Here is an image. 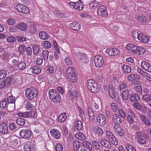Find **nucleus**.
<instances>
[{
	"instance_id": "5",
	"label": "nucleus",
	"mask_w": 151,
	"mask_h": 151,
	"mask_svg": "<svg viewBox=\"0 0 151 151\" xmlns=\"http://www.w3.org/2000/svg\"><path fill=\"white\" fill-rule=\"evenodd\" d=\"M151 90L144 89L142 95V101L145 103H150L151 102Z\"/></svg>"
},
{
	"instance_id": "51",
	"label": "nucleus",
	"mask_w": 151,
	"mask_h": 151,
	"mask_svg": "<svg viewBox=\"0 0 151 151\" xmlns=\"http://www.w3.org/2000/svg\"><path fill=\"white\" fill-rule=\"evenodd\" d=\"M8 104L6 99H4L0 102V107L1 108H5L7 106Z\"/></svg>"
},
{
	"instance_id": "58",
	"label": "nucleus",
	"mask_w": 151,
	"mask_h": 151,
	"mask_svg": "<svg viewBox=\"0 0 151 151\" xmlns=\"http://www.w3.org/2000/svg\"><path fill=\"white\" fill-rule=\"evenodd\" d=\"M12 79L13 77L12 76H9L6 78V79L4 81L6 86H8L11 83Z\"/></svg>"
},
{
	"instance_id": "8",
	"label": "nucleus",
	"mask_w": 151,
	"mask_h": 151,
	"mask_svg": "<svg viewBox=\"0 0 151 151\" xmlns=\"http://www.w3.org/2000/svg\"><path fill=\"white\" fill-rule=\"evenodd\" d=\"M106 137L112 144L115 145L117 144V141L111 131H106Z\"/></svg>"
},
{
	"instance_id": "35",
	"label": "nucleus",
	"mask_w": 151,
	"mask_h": 151,
	"mask_svg": "<svg viewBox=\"0 0 151 151\" xmlns=\"http://www.w3.org/2000/svg\"><path fill=\"white\" fill-rule=\"evenodd\" d=\"M87 110L88 115L90 120L93 121L94 118V114L90 106H88Z\"/></svg>"
},
{
	"instance_id": "55",
	"label": "nucleus",
	"mask_w": 151,
	"mask_h": 151,
	"mask_svg": "<svg viewBox=\"0 0 151 151\" xmlns=\"http://www.w3.org/2000/svg\"><path fill=\"white\" fill-rule=\"evenodd\" d=\"M26 46L25 45H20L18 47L19 51L22 55L24 53L25 50L26 49Z\"/></svg>"
},
{
	"instance_id": "47",
	"label": "nucleus",
	"mask_w": 151,
	"mask_h": 151,
	"mask_svg": "<svg viewBox=\"0 0 151 151\" xmlns=\"http://www.w3.org/2000/svg\"><path fill=\"white\" fill-rule=\"evenodd\" d=\"M134 53L138 54L139 55H141L144 53L145 50L142 47H137Z\"/></svg>"
},
{
	"instance_id": "16",
	"label": "nucleus",
	"mask_w": 151,
	"mask_h": 151,
	"mask_svg": "<svg viewBox=\"0 0 151 151\" xmlns=\"http://www.w3.org/2000/svg\"><path fill=\"white\" fill-rule=\"evenodd\" d=\"M96 119L97 122L99 123L100 125L102 127H104L106 124V118L101 114H99L97 116Z\"/></svg>"
},
{
	"instance_id": "15",
	"label": "nucleus",
	"mask_w": 151,
	"mask_h": 151,
	"mask_svg": "<svg viewBox=\"0 0 151 151\" xmlns=\"http://www.w3.org/2000/svg\"><path fill=\"white\" fill-rule=\"evenodd\" d=\"M112 122L114 123V127H116L121 124L122 122V119L118 115L114 114L113 115Z\"/></svg>"
},
{
	"instance_id": "56",
	"label": "nucleus",
	"mask_w": 151,
	"mask_h": 151,
	"mask_svg": "<svg viewBox=\"0 0 151 151\" xmlns=\"http://www.w3.org/2000/svg\"><path fill=\"white\" fill-rule=\"evenodd\" d=\"M34 107V106L29 102H27L26 104L25 108L27 110L32 109Z\"/></svg>"
},
{
	"instance_id": "6",
	"label": "nucleus",
	"mask_w": 151,
	"mask_h": 151,
	"mask_svg": "<svg viewBox=\"0 0 151 151\" xmlns=\"http://www.w3.org/2000/svg\"><path fill=\"white\" fill-rule=\"evenodd\" d=\"M0 133L2 135H9L10 133L8 129L7 124L3 122L0 124Z\"/></svg>"
},
{
	"instance_id": "41",
	"label": "nucleus",
	"mask_w": 151,
	"mask_h": 151,
	"mask_svg": "<svg viewBox=\"0 0 151 151\" xmlns=\"http://www.w3.org/2000/svg\"><path fill=\"white\" fill-rule=\"evenodd\" d=\"M16 123L20 126H23L26 124V120L22 118H19L16 119Z\"/></svg>"
},
{
	"instance_id": "9",
	"label": "nucleus",
	"mask_w": 151,
	"mask_h": 151,
	"mask_svg": "<svg viewBox=\"0 0 151 151\" xmlns=\"http://www.w3.org/2000/svg\"><path fill=\"white\" fill-rule=\"evenodd\" d=\"M106 53L110 56L115 57V56L119 54L120 52L118 48H109L106 50Z\"/></svg>"
},
{
	"instance_id": "33",
	"label": "nucleus",
	"mask_w": 151,
	"mask_h": 151,
	"mask_svg": "<svg viewBox=\"0 0 151 151\" xmlns=\"http://www.w3.org/2000/svg\"><path fill=\"white\" fill-rule=\"evenodd\" d=\"M130 100L131 102H136L140 100L139 95L136 93L131 94L130 97Z\"/></svg>"
},
{
	"instance_id": "48",
	"label": "nucleus",
	"mask_w": 151,
	"mask_h": 151,
	"mask_svg": "<svg viewBox=\"0 0 151 151\" xmlns=\"http://www.w3.org/2000/svg\"><path fill=\"white\" fill-rule=\"evenodd\" d=\"M83 146L87 148L90 151L92 150V147L91 145L89 142L87 141H85L83 142L82 144Z\"/></svg>"
},
{
	"instance_id": "53",
	"label": "nucleus",
	"mask_w": 151,
	"mask_h": 151,
	"mask_svg": "<svg viewBox=\"0 0 151 151\" xmlns=\"http://www.w3.org/2000/svg\"><path fill=\"white\" fill-rule=\"evenodd\" d=\"M75 127L78 130H81L83 127V125L81 122L79 120L77 121L75 123Z\"/></svg>"
},
{
	"instance_id": "32",
	"label": "nucleus",
	"mask_w": 151,
	"mask_h": 151,
	"mask_svg": "<svg viewBox=\"0 0 151 151\" xmlns=\"http://www.w3.org/2000/svg\"><path fill=\"white\" fill-rule=\"evenodd\" d=\"M127 78L129 81H132L136 79H140V77L136 74H131L128 76Z\"/></svg>"
},
{
	"instance_id": "40",
	"label": "nucleus",
	"mask_w": 151,
	"mask_h": 151,
	"mask_svg": "<svg viewBox=\"0 0 151 151\" xmlns=\"http://www.w3.org/2000/svg\"><path fill=\"white\" fill-rule=\"evenodd\" d=\"M122 69L123 73L126 74L129 73L131 72V68L128 65H124L122 66Z\"/></svg>"
},
{
	"instance_id": "37",
	"label": "nucleus",
	"mask_w": 151,
	"mask_h": 151,
	"mask_svg": "<svg viewBox=\"0 0 151 151\" xmlns=\"http://www.w3.org/2000/svg\"><path fill=\"white\" fill-rule=\"evenodd\" d=\"M39 37L40 39L44 40H47L49 37L48 34L44 31L40 32L39 34Z\"/></svg>"
},
{
	"instance_id": "45",
	"label": "nucleus",
	"mask_w": 151,
	"mask_h": 151,
	"mask_svg": "<svg viewBox=\"0 0 151 151\" xmlns=\"http://www.w3.org/2000/svg\"><path fill=\"white\" fill-rule=\"evenodd\" d=\"M68 96L70 97L72 99H77L78 94L76 91H74L72 92L70 90L68 92Z\"/></svg>"
},
{
	"instance_id": "17",
	"label": "nucleus",
	"mask_w": 151,
	"mask_h": 151,
	"mask_svg": "<svg viewBox=\"0 0 151 151\" xmlns=\"http://www.w3.org/2000/svg\"><path fill=\"white\" fill-rule=\"evenodd\" d=\"M12 144L14 146L16 147H19L21 143L20 138L17 136L14 135L12 136Z\"/></svg>"
},
{
	"instance_id": "36",
	"label": "nucleus",
	"mask_w": 151,
	"mask_h": 151,
	"mask_svg": "<svg viewBox=\"0 0 151 151\" xmlns=\"http://www.w3.org/2000/svg\"><path fill=\"white\" fill-rule=\"evenodd\" d=\"M119 116L121 118H125L127 116L126 111L122 109H120L117 111Z\"/></svg>"
},
{
	"instance_id": "2",
	"label": "nucleus",
	"mask_w": 151,
	"mask_h": 151,
	"mask_svg": "<svg viewBox=\"0 0 151 151\" xmlns=\"http://www.w3.org/2000/svg\"><path fill=\"white\" fill-rule=\"evenodd\" d=\"M87 87L91 92L96 93L99 91V88L97 83L92 79L88 80L87 82Z\"/></svg>"
},
{
	"instance_id": "57",
	"label": "nucleus",
	"mask_w": 151,
	"mask_h": 151,
	"mask_svg": "<svg viewBox=\"0 0 151 151\" xmlns=\"http://www.w3.org/2000/svg\"><path fill=\"white\" fill-rule=\"evenodd\" d=\"M43 46L47 49L50 48L51 47V44L48 41H45L43 42Z\"/></svg>"
},
{
	"instance_id": "27",
	"label": "nucleus",
	"mask_w": 151,
	"mask_h": 151,
	"mask_svg": "<svg viewBox=\"0 0 151 151\" xmlns=\"http://www.w3.org/2000/svg\"><path fill=\"white\" fill-rule=\"evenodd\" d=\"M15 26V28L21 31H24L27 30V25L24 22H20Z\"/></svg>"
},
{
	"instance_id": "3",
	"label": "nucleus",
	"mask_w": 151,
	"mask_h": 151,
	"mask_svg": "<svg viewBox=\"0 0 151 151\" xmlns=\"http://www.w3.org/2000/svg\"><path fill=\"white\" fill-rule=\"evenodd\" d=\"M37 90L35 88L32 87L25 90V95L29 100H32L37 96Z\"/></svg>"
},
{
	"instance_id": "18",
	"label": "nucleus",
	"mask_w": 151,
	"mask_h": 151,
	"mask_svg": "<svg viewBox=\"0 0 151 151\" xmlns=\"http://www.w3.org/2000/svg\"><path fill=\"white\" fill-rule=\"evenodd\" d=\"M138 40L143 43H147L150 40L148 37L144 34L140 33L138 36Z\"/></svg>"
},
{
	"instance_id": "14",
	"label": "nucleus",
	"mask_w": 151,
	"mask_h": 151,
	"mask_svg": "<svg viewBox=\"0 0 151 151\" xmlns=\"http://www.w3.org/2000/svg\"><path fill=\"white\" fill-rule=\"evenodd\" d=\"M15 9L19 12L25 14H27L29 12V9L22 5L17 4L15 7Z\"/></svg>"
},
{
	"instance_id": "12",
	"label": "nucleus",
	"mask_w": 151,
	"mask_h": 151,
	"mask_svg": "<svg viewBox=\"0 0 151 151\" xmlns=\"http://www.w3.org/2000/svg\"><path fill=\"white\" fill-rule=\"evenodd\" d=\"M77 57L78 59V63L81 65H83L84 64L88 61L87 59L86 55L81 53H79L77 55Z\"/></svg>"
},
{
	"instance_id": "34",
	"label": "nucleus",
	"mask_w": 151,
	"mask_h": 151,
	"mask_svg": "<svg viewBox=\"0 0 151 151\" xmlns=\"http://www.w3.org/2000/svg\"><path fill=\"white\" fill-rule=\"evenodd\" d=\"M67 118L66 114L65 113H63L59 115L58 121L60 122H63Z\"/></svg>"
},
{
	"instance_id": "54",
	"label": "nucleus",
	"mask_w": 151,
	"mask_h": 151,
	"mask_svg": "<svg viewBox=\"0 0 151 151\" xmlns=\"http://www.w3.org/2000/svg\"><path fill=\"white\" fill-rule=\"evenodd\" d=\"M74 150V151H77L78 149L80 147L81 144L80 142L76 141L73 142Z\"/></svg>"
},
{
	"instance_id": "1",
	"label": "nucleus",
	"mask_w": 151,
	"mask_h": 151,
	"mask_svg": "<svg viewBox=\"0 0 151 151\" xmlns=\"http://www.w3.org/2000/svg\"><path fill=\"white\" fill-rule=\"evenodd\" d=\"M49 97L52 101L56 104L61 102V97L56 91L53 89L50 90L49 91Z\"/></svg>"
},
{
	"instance_id": "4",
	"label": "nucleus",
	"mask_w": 151,
	"mask_h": 151,
	"mask_svg": "<svg viewBox=\"0 0 151 151\" xmlns=\"http://www.w3.org/2000/svg\"><path fill=\"white\" fill-rule=\"evenodd\" d=\"M74 71V69L71 68H68L66 70V75L68 76V79L70 81L73 82H76L77 80Z\"/></svg>"
},
{
	"instance_id": "10",
	"label": "nucleus",
	"mask_w": 151,
	"mask_h": 151,
	"mask_svg": "<svg viewBox=\"0 0 151 151\" xmlns=\"http://www.w3.org/2000/svg\"><path fill=\"white\" fill-rule=\"evenodd\" d=\"M19 135L21 138L24 139L29 138L32 136V132L29 129H23L20 132Z\"/></svg>"
},
{
	"instance_id": "29",
	"label": "nucleus",
	"mask_w": 151,
	"mask_h": 151,
	"mask_svg": "<svg viewBox=\"0 0 151 151\" xmlns=\"http://www.w3.org/2000/svg\"><path fill=\"white\" fill-rule=\"evenodd\" d=\"M131 93L128 90H125L122 93V98L124 100H127L129 96H130Z\"/></svg>"
},
{
	"instance_id": "63",
	"label": "nucleus",
	"mask_w": 151,
	"mask_h": 151,
	"mask_svg": "<svg viewBox=\"0 0 151 151\" xmlns=\"http://www.w3.org/2000/svg\"><path fill=\"white\" fill-rule=\"evenodd\" d=\"M14 98V97H13L12 96H9V97H7V99L6 100L7 101V103L8 104L14 103L15 101Z\"/></svg>"
},
{
	"instance_id": "52",
	"label": "nucleus",
	"mask_w": 151,
	"mask_h": 151,
	"mask_svg": "<svg viewBox=\"0 0 151 151\" xmlns=\"http://www.w3.org/2000/svg\"><path fill=\"white\" fill-rule=\"evenodd\" d=\"M138 21L142 23H145L146 22L147 18L144 16H139L137 17Z\"/></svg>"
},
{
	"instance_id": "19",
	"label": "nucleus",
	"mask_w": 151,
	"mask_h": 151,
	"mask_svg": "<svg viewBox=\"0 0 151 151\" xmlns=\"http://www.w3.org/2000/svg\"><path fill=\"white\" fill-rule=\"evenodd\" d=\"M114 129L115 130V132L116 134L121 137L124 136L125 134V131L124 128L120 126L114 127Z\"/></svg>"
},
{
	"instance_id": "44",
	"label": "nucleus",
	"mask_w": 151,
	"mask_h": 151,
	"mask_svg": "<svg viewBox=\"0 0 151 151\" xmlns=\"http://www.w3.org/2000/svg\"><path fill=\"white\" fill-rule=\"evenodd\" d=\"M100 5V3L98 1H95L89 4V7L91 9H95Z\"/></svg>"
},
{
	"instance_id": "22",
	"label": "nucleus",
	"mask_w": 151,
	"mask_h": 151,
	"mask_svg": "<svg viewBox=\"0 0 151 151\" xmlns=\"http://www.w3.org/2000/svg\"><path fill=\"white\" fill-rule=\"evenodd\" d=\"M69 26L71 29L76 31H78L81 27L80 23L76 22L70 24Z\"/></svg>"
},
{
	"instance_id": "39",
	"label": "nucleus",
	"mask_w": 151,
	"mask_h": 151,
	"mask_svg": "<svg viewBox=\"0 0 151 151\" xmlns=\"http://www.w3.org/2000/svg\"><path fill=\"white\" fill-rule=\"evenodd\" d=\"M75 136L79 140L84 141L86 139L84 135L81 132L77 133L75 134Z\"/></svg>"
},
{
	"instance_id": "46",
	"label": "nucleus",
	"mask_w": 151,
	"mask_h": 151,
	"mask_svg": "<svg viewBox=\"0 0 151 151\" xmlns=\"http://www.w3.org/2000/svg\"><path fill=\"white\" fill-rule=\"evenodd\" d=\"M26 66L27 65L25 62L21 61L17 65V68L20 70H22L24 69L26 67Z\"/></svg>"
},
{
	"instance_id": "42",
	"label": "nucleus",
	"mask_w": 151,
	"mask_h": 151,
	"mask_svg": "<svg viewBox=\"0 0 151 151\" xmlns=\"http://www.w3.org/2000/svg\"><path fill=\"white\" fill-rule=\"evenodd\" d=\"M32 69V73L33 74H37L40 73L41 71V68L37 66H34L30 68Z\"/></svg>"
},
{
	"instance_id": "43",
	"label": "nucleus",
	"mask_w": 151,
	"mask_h": 151,
	"mask_svg": "<svg viewBox=\"0 0 151 151\" xmlns=\"http://www.w3.org/2000/svg\"><path fill=\"white\" fill-rule=\"evenodd\" d=\"M125 147L127 151H136L135 147L131 144L126 143L125 145Z\"/></svg>"
},
{
	"instance_id": "23",
	"label": "nucleus",
	"mask_w": 151,
	"mask_h": 151,
	"mask_svg": "<svg viewBox=\"0 0 151 151\" xmlns=\"http://www.w3.org/2000/svg\"><path fill=\"white\" fill-rule=\"evenodd\" d=\"M138 142L140 144H144L146 143V141L142 135L141 132H139L136 134Z\"/></svg>"
},
{
	"instance_id": "60",
	"label": "nucleus",
	"mask_w": 151,
	"mask_h": 151,
	"mask_svg": "<svg viewBox=\"0 0 151 151\" xmlns=\"http://www.w3.org/2000/svg\"><path fill=\"white\" fill-rule=\"evenodd\" d=\"M111 107L112 109L115 112H116L119 110L118 106L115 103H112L111 104Z\"/></svg>"
},
{
	"instance_id": "64",
	"label": "nucleus",
	"mask_w": 151,
	"mask_h": 151,
	"mask_svg": "<svg viewBox=\"0 0 151 151\" xmlns=\"http://www.w3.org/2000/svg\"><path fill=\"white\" fill-rule=\"evenodd\" d=\"M9 55L8 52H4L1 56V58L3 60H6L9 58Z\"/></svg>"
},
{
	"instance_id": "21",
	"label": "nucleus",
	"mask_w": 151,
	"mask_h": 151,
	"mask_svg": "<svg viewBox=\"0 0 151 151\" xmlns=\"http://www.w3.org/2000/svg\"><path fill=\"white\" fill-rule=\"evenodd\" d=\"M35 145L32 142H28L24 145V149L25 151H33Z\"/></svg>"
},
{
	"instance_id": "20",
	"label": "nucleus",
	"mask_w": 151,
	"mask_h": 151,
	"mask_svg": "<svg viewBox=\"0 0 151 151\" xmlns=\"http://www.w3.org/2000/svg\"><path fill=\"white\" fill-rule=\"evenodd\" d=\"M51 136L52 137L57 139H59L61 135L60 131L56 129H51L50 131Z\"/></svg>"
},
{
	"instance_id": "62",
	"label": "nucleus",
	"mask_w": 151,
	"mask_h": 151,
	"mask_svg": "<svg viewBox=\"0 0 151 151\" xmlns=\"http://www.w3.org/2000/svg\"><path fill=\"white\" fill-rule=\"evenodd\" d=\"M127 120L129 124H131L134 123V120L132 116L129 114L127 116Z\"/></svg>"
},
{
	"instance_id": "30",
	"label": "nucleus",
	"mask_w": 151,
	"mask_h": 151,
	"mask_svg": "<svg viewBox=\"0 0 151 151\" xmlns=\"http://www.w3.org/2000/svg\"><path fill=\"white\" fill-rule=\"evenodd\" d=\"M93 132L96 136L98 137H101L103 134V131L100 128L98 127H96L94 129Z\"/></svg>"
},
{
	"instance_id": "38",
	"label": "nucleus",
	"mask_w": 151,
	"mask_h": 151,
	"mask_svg": "<svg viewBox=\"0 0 151 151\" xmlns=\"http://www.w3.org/2000/svg\"><path fill=\"white\" fill-rule=\"evenodd\" d=\"M136 46L132 44H128L125 47L128 50H130L132 52L134 53L135 50L137 49Z\"/></svg>"
},
{
	"instance_id": "31",
	"label": "nucleus",
	"mask_w": 151,
	"mask_h": 151,
	"mask_svg": "<svg viewBox=\"0 0 151 151\" xmlns=\"http://www.w3.org/2000/svg\"><path fill=\"white\" fill-rule=\"evenodd\" d=\"M75 5L74 9L79 11H81L83 9V4L81 0H79L78 2H76Z\"/></svg>"
},
{
	"instance_id": "28",
	"label": "nucleus",
	"mask_w": 151,
	"mask_h": 151,
	"mask_svg": "<svg viewBox=\"0 0 151 151\" xmlns=\"http://www.w3.org/2000/svg\"><path fill=\"white\" fill-rule=\"evenodd\" d=\"M108 92L110 97L112 99H114L115 97L116 93L114 91V87L112 85H109V86Z\"/></svg>"
},
{
	"instance_id": "7",
	"label": "nucleus",
	"mask_w": 151,
	"mask_h": 151,
	"mask_svg": "<svg viewBox=\"0 0 151 151\" xmlns=\"http://www.w3.org/2000/svg\"><path fill=\"white\" fill-rule=\"evenodd\" d=\"M94 62L96 67L101 68L104 63V60L102 56L99 55H96L94 57Z\"/></svg>"
},
{
	"instance_id": "11",
	"label": "nucleus",
	"mask_w": 151,
	"mask_h": 151,
	"mask_svg": "<svg viewBox=\"0 0 151 151\" xmlns=\"http://www.w3.org/2000/svg\"><path fill=\"white\" fill-rule=\"evenodd\" d=\"M107 9L105 6L104 5L101 6L97 9V14L99 16L102 17H106L108 15Z\"/></svg>"
},
{
	"instance_id": "25",
	"label": "nucleus",
	"mask_w": 151,
	"mask_h": 151,
	"mask_svg": "<svg viewBox=\"0 0 151 151\" xmlns=\"http://www.w3.org/2000/svg\"><path fill=\"white\" fill-rule=\"evenodd\" d=\"M142 67L147 71L151 72V65L148 62L143 61L141 63Z\"/></svg>"
},
{
	"instance_id": "24",
	"label": "nucleus",
	"mask_w": 151,
	"mask_h": 151,
	"mask_svg": "<svg viewBox=\"0 0 151 151\" xmlns=\"http://www.w3.org/2000/svg\"><path fill=\"white\" fill-rule=\"evenodd\" d=\"M110 142L105 139H102L100 142V144L101 146L107 149H109L111 147V145Z\"/></svg>"
},
{
	"instance_id": "13",
	"label": "nucleus",
	"mask_w": 151,
	"mask_h": 151,
	"mask_svg": "<svg viewBox=\"0 0 151 151\" xmlns=\"http://www.w3.org/2000/svg\"><path fill=\"white\" fill-rule=\"evenodd\" d=\"M133 107L142 112L145 113L147 111V107L139 102L134 103L133 104Z\"/></svg>"
},
{
	"instance_id": "59",
	"label": "nucleus",
	"mask_w": 151,
	"mask_h": 151,
	"mask_svg": "<svg viewBox=\"0 0 151 151\" xmlns=\"http://www.w3.org/2000/svg\"><path fill=\"white\" fill-rule=\"evenodd\" d=\"M55 149L56 151H63V147L60 143H58L55 146Z\"/></svg>"
},
{
	"instance_id": "61",
	"label": "nucleus",
	"mask_w": 151,
	"mask_h": 151,
	"mask_svg": "<svg viewBox=\"0 0 151 151\" xmlns=\"http://www.w3.org/2000/svg\"><path fill=\"white\" fill-rule=\"evenodd\" d=\"M135 90L136 92L139 94L141 95L142 94V89L141 86H137L135 87Z\"/></svg>"
},
{
	"instance_id": "26",
	"label": "nucleus",
	"mask_w": 151,
	"mask_h": 151,
	"mask_svg": "<svg viewBox=\"0 0 151 151\" xmlns=\"http://www.w3.org/2000/svg\"><path fill=\"white\" fill-rule=\"evenodd\" d=\"M36 114V112L34 111H31L27 112L21 113V116L23 117H34Z\"/></svg>"
},
{
	"instance_id": "50",
	"label": "nucleus",
	"mask_w": 151,
	"mask_h": 151,
	"mask_svg": "<svg viewBox=\"0 0 151 151\" xmlns=\"http://www.w3.org/2000/svg\"><path fill=\"white\" fill-rule=\"evenodd\" d=\"M32 48L34 54L36 55L39 53L40 49V46L37 45H34L32 47Z\"/></svg>"
},
{
	"instance_id": "49",
	"label": "nucleus",
	"mask_w": 151,
	"mask_h": 151,
	"mask_svg": "<svg viewBox=\"0 0 151 151\" xmlns=\"http://www.w3.org/2000/svg\"><path fill=\"white\" fill-rule=\"evenodd\" d=\"M30 32L33 34H36L37 32L36 29V26L35 24H33L29 28Z\"/></svg>"
}]
</instances>
